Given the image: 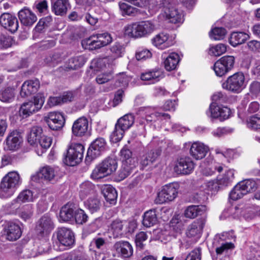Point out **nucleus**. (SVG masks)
Segmentation results:
<instances>
[{
    "instance_id": "nucleus-26",
    "label": "nucleus",
    "mask_w": 260,
    "mask_h": 260,
    "mask_svg": "<svg viewBox=\"0 0 260 260\" xmlns=\"http://www.w3.org/2000/svg\"><path fill=\"white\" fill-rule=\"evenodd\" d=\"M76 207L74 203H68L60 209L59 220L62 221H68L74 218Z\"/></svg>"
},
{
    "instance_id": "nucleus-20",
    "label": "nucleus",
    "mask_w": 260,
    "mask_h": 260,
    "mask_svg": "<svg viewBox=\"0 0 260 260\" xmlns=\"http://www.w3.org/2000/svg\"><path fill=\"white\" fill-rule=\"evenodd\" d=\"M39 87L40 81L38 79L26 81L21 86L20 94L22 98H26L37 92Z\"/></svg>"
},
{
    "instance_id": "nucleus-54",
    "label": "nucleus",
    "mask_w": 260,
    "mask_h": 260,
    "mask_svg": "<svg viewBox=\"0 0 260 260\" xmlns=\"http://www.w3.org/2000/svg\"><path fill=\"white\" fill-rule=\"evenodd\" d=\"M226 34V31L223 27H216L212 29L209 34L211 39L215 40L223 39Z\"/></svg>"
},
{
    "instance_id": "nucleus-57",
    "label": "nucleus",
    "mask_w": 260,
    "mask_h": 260,
    "mask_svg": "<svg viewBox=\"0 0 260 260\" xmlns=\"http://www.w3.org/2000/svg\"><path fill=\"white\" fill-rule=\"evenodd\" d=\"M147 238L148 236L146 233L140 232L138 233L135 238V243L137 248L139 250L143 249L145 246L144 242L146 241Z\"/></svg>"
},
{
    "instance_id": "nucleus-47",
    "label": "nucleus",
    "mask_w": 260,
    "mask_h": 260,
    "mask_svg": "<svg viewBox=\"0 0 260 260\" xmlns=\"http://www.w3.org/2000/svg\"><path fill=\"white\" fill-rule=\"evenodd\" d=\"M234 179V170L228 169L225 171L224 173L221 177L218 178V181L220 185L227 186L233 181Z\"/></svg>"
},
{
    "instance_id": "nucleus-15",
    "label": "nucleus",
    "mask_w": 260,
    "mask_h": 260,
    "mask_svg": "<svg viewBox=\"0 0 260 260\" xmlns=\"http://www.w3.org/2000/svg\"><path fill=\"white\" fill-rule=\"evenodd\" d=\"M0 24L12 33L16 32L19 27L17 18L9 13H4L0 16Z\"/></svg>"
},
{
    "instance_id": "nucleus-7",
    "label": "nucleus",
    "mask_w": 260,
    "mask_h": 260,
    "mask_svg": "<svg viewBox=\"0 0 260 260\" xmlns=\"http://www.w3.org/2000/svg\"><path fill=\"white\" fill-rule=\"evenodd\" d=\"M84 146L79 143H72L69 148L66 158L68 166H74L79 164L83 157Z\"/></svg>"
},
{
    "instance_id": "nucleus-8",
    "label": "nucleus",
    "mask_w": 260,
    "mask_h": 260,
    "mask_svg": "<svg viewBox=\"0 0 260 260\" xmlns=\"http://www.w3.org/2000/svg\"><path fill=\"white\" fill-rule=\"evenodd\" d=\"M177 185L170 183L164 186L161 190L158 192L154 202L157 204H162L173 201L177 196Z\"/></svg>"
},
{
    "instance_id": "nucleus-4",
    "label": "nucleus",
    "mask_w": 260,
    "mask_h": 260,
    "mask_svg": "<svg viewBox=\"0 0 260 260\" xmlns=\"http://www.w3.org/2000/svg\"><path fill=\"white\" fill-rule=\"evenodd\" d=\"M117 168L116 160L108 157L96 166L92 171L91 177L94 180L103 178L115 172Z\"/></svg>"
},
{
    "instance_id": "nucleus-63",
    "label": "nucleus",
    "mask_w": 260,
    "mask_h": 260,
    "mask_svg": "<svg viewBox=\"0 0 260 260\" xmlns=\"http://www.w3.org/2000/svg\"><path fill=\"white\" fill-rule=\"evenodd\" d=\"M135 56L138 60H145L151 58L152 53L147 49L140 48L136 51Z\"/></svg>"
},
{
    "instance_id": "nucleus-27",
    "label": "nucleus",
    "mask_w": 260,
    "mask_h": 260,
    "mask_svg": "<svg viewBox=\"0 0 260 260\" xmlns=\"http://www.w3.org/2000/svg\"><path fill=\"white\" fill-rule=\"evenodd\" d=\"M162 76V72L159 69H153L144 73L140 75V79L147 82V84H154L158 82Z\"/></svg>"
},
{
    "instance_id": "nucleus-18",
    "label": "nucleus",
    "mask_w": 260,
    "mask_h": 260,
    "mask_svg": "<svg viewBox=\"0 0 260 260\" xmlns=\"http://www.w3.org/2000/svg\"><path fill=\"white\" fill-rule=\"evenodd\" d=\"M57 238L60 244L64 246L70 247L74 244V235L69 229L64 227L59 229L57 233Z\"/></svg>"
},
{
    "instance_id": "nucleus-33",
    "label": "nucleus",
    "mask_w": 260,
    "mask_h": 260,
    "mask_svg": "<svg viewBox=\"0 0 260 260\" xmlns=\"http://www.w3.org/2000/svg\"><path fill=\"white\" fill-rule=\"evenodd\" d=\"M86 61L84 55H78L70 58L67 62L65 68L66 71L76 70L82 68Z\"/></svg>"
},
{
    "instance_id": "nucleus-2",
    "label": "nucleus",
    "mask_w": 260,
    "mask_h": 260,
    "mask_svg": "<svg viewBox=\"0 0 260 260\" xmlns=\"http://www.w3.org/2000/svg\"><path fill=\"white\" fill-rule=\"evenodd\" d=\"M155 29L156 25L153 21H143L125 26L124 34L130 37L139 38L149 35Z\"/></svg>"
},
{
    "instance_id": "nucleus-35",
    "label": "nucleus",
    "mask_w": 260,
    "mask_h": 260,
    "mask_svg": "<svg viewBox=\"0 0 260 260\" xmlns=\"http://www.w3.org/2000/svg\"><path fill=\"white\" fill-rule=\"evenodd\" d=\"M206 210L207 207L205 205H191L186 209L184 215L187 218H194L198 215L203 214Z\"/></svg>"
},
{
    "instance_id": "nucleus-46",
    "label": "nucleus",
    "mask_w": 260,
    "mask_h": 260,
    "mask_svg": "<svg viewBox=\"0 0 260 260\" xmlns=\"http://www.w3.org/2000/svg\"><path fill=\"white\" fill-rule=\"evenodd\" d=\"M238 184L246 194L249 192L254 191L257 188L256 183L255 181L251 179L243 180Z\"/></svg>"
},
{
    "instance_id": "nucleus-23",
    "label": "nucleus",
    "mask_w": 260,
    "mask_h": 260,
    "mask_svg": "<svg viewBox=\"0 0 260 260\" xmlns=\"http://www.w3.org/2000/svg\"><path fill=\"white\" fill-rule=\"evenodd\" d=\"M18 17L21 24L26 26H31L37 20L36 15L26 8L19 11Z\"/></svg>"
},
{
    "instance_id": "nucleus-56",
    "label": "nucleus",
    "mask_w": 260,
    "mask_h": 260,
    "mask_svg": "<svg viewBox=\"0 0 260 260\" xmlns=\"http://www.w3.org/2000/svg\"><path fill=\"white\" fill-rule=\"evenodd\" d=\"M246 194L238 183L230 192L229 197L231 199L236 201L242 198Z\"/></svg>"
},
{
    "instance_id": "nucleus-17",
    "label": "nucleus",
    "mask_w": 260,
    "mask_h": 260,
    "mask_svg": "<svg viewBox=\"0 0 260 260\" xmlns=\"http://www.w3.org/2000/svg\"><path fill=\"white\" fill-rule=\"evenodd\" d=\"M88 121L85 117H81L77 119L73 123L72 131L73 134L76 137H82L88 133Z\"/></svg>"
},
{
    "instance_id": "nucleus-60",
    "label": "nucleus",
    "mask_w": 260,
    "mask_h": 260,
    "mask_svg": "<svg viewBox=\"0 0 260 260\" xmlns=\"http://www.w3.org/2000/svg\"><path fill=\"white\" fill-rule=\"evenodd\" d=\"M247 123L249 128L254 130L260 129V116L257 115L252 116L247 120Z\"/></svg>"
},
{
    "instance_id": "nucleus-13",
    "label": "nucleus",
    "mask_w": 260,
    "mask_h": 260,
    "mask_svg": "<svg viewBox=\"0 0 260 260\" xmlns=\"http://www.w3.org/2000/svg\"><path fill=\"white\" fill-rule=\"evenodd\" d=\"M45 120L49 127L54 131L61 129L65 123L64 115L60 112H50L45 117Z\"/></svg>"
},
{
    "instance_id": "nucleus-14",
    "label": "nucleus",
    "mask_w": 260,
    "mask_h": 260,
    "mask_svg": "<svg viewBox=\"0 0 260 260\" xmlns=\"http://www.w3.org/2000/svg\"><path fill=\"white\" fill-rule=\"evenodd\" d=\"M54 228L51 218L47 214L42 216L38 221L36 226V232L43 236L48 234Z\"/></svg>"
},
{
    "instance_id": "nucleus-34",
    "label": "nucleus",
    "mask_w": 260,
    "mask_h": 260,
    "mask_svg": "<svg viewBox=\"0 0 260 260\" xmlns=\"http://www.w3.org/2000/svg\"><path fill=\"white\" fill-rule=\"evenodd\" d=\"M102 192L106 200L110 204L115 203L117 198L116 189L111 185H104L102 188Z\"/></svg>"
},
{
    "instance_id": "nucleus-59",
    "label": "nucleus",
    "mask_w": 260,
    "mask_h": 260,
    "mask_svg": "<svg viewBox=\"0 0 260 260\" xmlns=\"http://www.w3.org/2000/svg\"><path fill=\"white\" fill-rule=\"evenodd\" d=\"M74 218L78 224H83L87 221L88 216L84 211L81 209H76Z\"/></svg>"
},
{
    "instance_id": "nucleus-64",
    "label": "nucleus",
    "mask_w": 260,
    "mask_h": 260,
    "mask_svg": "<svg viewBox=\"0 0 260 260\" xmlns=\"http://www.w3.org/2000/svg\"><path fill=\"white\" fill-rule=\"evenodd\" d=\"M119 6L123 15H132L136 12V8L125 3H120Z\"/></svg>"
},
{
    "instance_id": "nucleus-3",
    "label": "nucleus",
    "mask_w": 260,
    "mask_h": 260,
    "mask_svg": "<svg viewBox=\"0 0 260 260\" xmlns=\"http://www.w3.org/2000/svg\"><path fill=\"white\" fill-rule=\"evenodd\" d=\"M137 113L141 116L139 120V123L141 125H145V122H154L157 120L170 118V116L168 114L157 112L154 107L150 106L139 108Z\"/></svg>"
},
{
    "instance_id": "nucleus-10",
    "label": "nucleus",
    "mask_w": 260,
    "mask_h": 260,
    "mask_svg": "<svg viewBox=\"0 0 260 260\" xmlns=\"http://www.w3.org/2000/svg\"><path fill=\"white\" fill-rule=\"evenodd\" d=\"M235 58L233 56H224L215 62L213 70L216 76L222 77L234 67Z\"/></svg>"
},
{
    "instance_id": "nucleus-9",
    "label": "nucleus",
    "mask_w": 260,
    "mask_h": 260,
    "mask_svg": "<svg viewBox=\"0 0 260 260\" xmlns=\"http://www.w3.org/2000/svg\"><path fill=\"white\" fill-rule=\"evenodd\" d=\"M45 102L44 97L41 95L34 96L32 100L24 103L21 106L20 112L27 117L40 110Z\"/></svg>"
},
{
    "instance_id": "nucleus-11",
    "label": "nucleus",
    "mask_w": 260,
    "mask_h": 260,
    "mask_svg": "<svg viewBox=\"0 0 260 260\" xmlns=\"http://www.w3.org/2000/svg\"><path fill=\"white\" fill-rule=\"evenodd\" d=\"M106 146V142L104 138H96L91 143L87 150L86 161H91L100 156L105 150Z\"/></svg>"
},
{
    "instance_id": "nucleus-58",
    "label": "nucleus",
    "mask_w": 260,
    "mask_h": 260,
    "mask_svg": "<svg viewBox=\"0 0 260 260\" xmlns=\"http://www.w3.org/2000/svg\"><path fill=\"white\" fill-rule=\"evenodd\" d=\"M52 142V139L51 137L43 135L38 141V144H39L40 146L43 149L41 151V153L39 154L38 153V155H41L44 152V150L49 148Z\"/></svg>"
},
{
    "instance_id": "nucleus-22",
    "label": "nucleus",
    "mask_w": 260,
    "mask_h": 260,
    "mask_svg": "<svg viewBox=\"0 0 260 260\" xmlns=\"http://www.w3.org/2000/svg\"><path fill=\"white\" fill-rule=\"evenodd\" d=\"M209 150L208 147L203 143L196 142L192 144L190 148V155L196 159L204 158Z\"/></svg>"
},
{
    "instance_id": "nucleus-36",
    "label": "nucleus",
    "mask_w": 260,
    "mask_h": 260,
    "mask_svg": "<svg viewBox=\"0 0 260 260\" xmlns=\"http://www.w3.org/2000/svg\"><path fill=\"white\" fill-rule=\"evenodd\" d=\"M179 61V56L178 54L176 53L172 52L165 58L164 61L165 68L168 71L175 70Z\"/></svg>"
},
{
    "instance_id": "nucleus-44",
    "label": "nucleus",
    "mask_w": 260,
    "mask_h": 260,
    "mask_svg": "<svg viewBox=\"0 0 260 260\" xmlns=\"http://www.w3.org/2000/svg\"><path fill=\"white\" fill-rule=\"evenodd\" d=\"M94 188V185L89 181H85L82 183L80 186V196L81 198L83 199L88 194H93Z\"/></svg>"
},
{
    "instance_id": "nucleus-24",
    "label": "nucleus",
    "mask_w": 260,
    "mask_h": 260,
    "mask_svg": "<svg viewBox=\"0 0 260 260\" xmlns=\"http://www.w3.org/2000/svg\"><path fill=\"white\" fill-rule=\"evenodd\" d=\"M113 248L124 258L129 257L133 253V247L127 241H120L116 242L113 246Z\"/></svg>"
},
{
    "instance_id": "nucleus-16",
    "label": "nucleus",
    "mask_w": 260,
    "mask_h": 260,
    "mask_svg": "<svg viewBox=\"0 0 260 260\" xmlns=\"http://www.w3.org/2000/svg\"><path fill=\"white\" fill-rule=\"evenodd\" d=\"M4 232L7 239L9 241L17 240L22 234L20 226L13 222H8L5 224Z\"/></svg>"
},
{
    "instance_id": "nucleus-38",
    "label": "nucleus",
    "mask_w": 260,
    "mask_h": 260,
    "mask_svg": "<svg viewBox=\"0 0 260 260\" xmlns=\"http://www.w3.org/2000/svg\"><path fill=\"white\" fill-rule=\"evenodd\" d=\"M157 220L155 210H150L144 213L142 223L144 226L150 228L155 225Z\"/></svg>"
},
{
    "instance_id": "nucleus-31",
    "label": "nucleus",
    "mask_w": 260,
    "mask_h": 260,
    "mask_svg": "<svg viewBox=\"0 0 260 260\" xmlns=\"http://www.w3.org/2000/svg\"><path fill=\"white\" fill-rule=\"evenodd\" d=\"M43 135L41 126L36 125L31 127L27 135L28 143L32 146L37 145L38 141Z\"/></svg>"
},
{
    "instance_id": "nucleus-21",
    "label": "nucleus",
    "mask_w": 260,
    "mask_h": 260,
    "mask_svg": "<svg viewBox=\"0 0 260 260\" xmlns=\"http://www.w3.org/2000/svg\"><path fill=\"white\" fill-rule=\"evenodd\" d=\"M205 224V219L199 218L193 222L188 227L186 235L188 237L199 238Z\"/></svg>"
},
{
    "instance_id": "nucleus-30",
    "label": "nucleus",
    "mask_w": 260,
    "mask_h": 260,
    "mask_svg": "<svg viewBox=\"0 0 260 260\" xmlns=\"http://www.w3.org/2000/svg\"><path fill=\"white\" fill-rule=\"evenodd\" d=\"M152 44L156 47L164 49L171 46L173 43L169 40L168 34L164 32L159 33L151 40Z\"/></svg>"
},
{
    "instance_id": "nucleus-51",
    "label": "nucleus",
    "mask_w": 260,
    "mask_h": 260,
    "mask_svg": "<svg viewBox=\"0 0 260 260\" xmlns=\"http://www.w3.org/2000/svg\"><path fill=\"white\" fill-rule=\"evenodd\" d=\"M123 224L122 221L116 219L111 225V231L114 238H117L122 234Z\"/></svg>"
},
{
    "instance_id": "nucleus-61",
    "label": "nucleus",
    "mask_w": 260,
    "mask_h": 260,
    "mask_svg": "<svg viewBox=\"0 0 260 260\" xmlns=\"http://www.w3.org/2000/svg\"><path fill=\"white\" fill-rule=\"evenodd\" d=\"M223 168L221 166H208L202 170V173L205 176H211L214 175L216 171L221 172Z\"/></svg>"
},
{
    "instance_id": "nucleus-62",
    "label": "nucleus",
    "mask_w": 260,
    "mask_h": 260,
    "mask_svg": "<svg viewBox=\"0 0 260 260\" xmlns=\"http://www.w3.org/2000/svg\"><path fill=\"white\" fill-rule=\"evenodd\" d=\"M226 51V46L223 44H218L210 48V52L214 56H220Z\"/></svg>"
},
{
    "instance_id": "nucleus-1",
    "label": "nucleus",
    "mask_w": 260,
    "mask_h": 260,
    "mask_svg": "<svg viewBox=\"0 0 260 260\" xmlns=\"http://www.w3.org/2000/svg\"><path fill=\"white\" fill-rule=\"evenodd\" d=\"M21 184L19 174L15 171L9 172L2 179L0 183V198L6 199L15 193Z\"/></svg>"
},
{
    "instance_id": "nucleus-32",
    "label": "nucleus",
    "mask_w": 260,
    "mask_h": 260,
    "mask_svg": "<svg viewBox=\"0 0 260 260\" xmlns=\"http://www.w3.org/2000/svg\"><path fill=\"white\" fill-rule=\"evenodd\" d=\"M55 177L54 169L50 166H45L42 168L38 172L37 175L31 177L32 180L37 181V177L44 179L48 181H52Z\"/></svg>"
},
{
    "instance_id": "nucleus-6",
    "label": "nucleus",
    "mask_w": 260,
    "mask_h": 260,
    "mask_svg": "<svg viewBox=\"0 0 260 260\" xmlns=\"http://www.w3.org/2000/svg\"><path fill=\"white\" fill-rule=\"evenodd\" d=\"M159 5L170 22L175 24L182 21V14L178 11L174 0H162Z\"/></svg>"
},
{
    "instance_id": "nucleus-45",
    "label": "nucleus",
    "mask_w": 260,
    "mask_h": 260,
    "mask_svg": "<svg viewBox=\"0 0 260 260\" xmlns=\"http://www.w3.org/2000/svg\"><path fill=\"white\" fill-rule=\"evenodd\" d=\"M94 12L90 11V12L86 13L85 16L86 21L92 26L95 25L101 17L98 12L101 11L99 8H96L94 10Z\"/></svg>"
},
{
    "instance_id": "nucleus-19",
    "label": "nucleus",
    "mask_w": 260,
    "mask_h": 260,
    "mask_svg": "<svg viewBox=\"0 0 260 260\" xmlns=\"http://www.w3.org/2000/svg\"><path fill=\"white\" fill-rule=\"evenodd\" d=\"M6 148L11 151H16L19 149L22 142L21 134L17 131H13L9 133L6 139Z\"/></svg>"
},
{
    "instance_id": "nucleus-53",
    "label": "nucleus",
    "mask_w": 260,
    "mask_h": 260,
    "mask_svg": "<svg viewBox=\"0 0 260 260\" xmlns=\"http://www.w3.org/2000/svg\"><path fill=\"white\" fill-rule=\"evenodd\" d=\"M124 133L125 131L121 129L118 125L115 124L114 130L110 136L111 141L115 143L119 142L122 139Z\"/></svg>"
},
{
    "instance_id": "nucleus-42",
    "label": "nucleus",
    "mask_w": 260,
    "mask_h": 260,
    "mask_svg": "<svg viewBox=\"0 0 260 260\" xmlns=\"http://www.w3.org/2000/svg\"><path fill=\"white\" fill-rule=\"evenodd\" d=\"M84 205L91 213H93L100 210L102 205L99 199L96 197H93L89 198L85 201Z\"/></svg>"
},
{
    "instance_id": "nucleus-41",
    "label": "nucleus",
    "mask_w": 260,
    "mask_h": 260,
    "mask_svg": "<svg viewBox=\"0 0 260 260\" xmlns=\"http://www.w3.org/2000/svg\"><path fill=\"white\" fill-rule=\"evenodd\" d=\"M248 35L243 32H234L231 35L229 40L230 43L234 47L245 42L248 39Z\"/></svg>"
},
{
    "instance_id": "nucleus-25",
    "label": "nucleus",
    "mask_w": 260,
    "mask_h": 260,
    "mask_svg": "<svg viewBox=\"0 0 260 260\" xmlns=\"http://www.w3.org/2000/svg\"><path fill=\"white\" fill-rule=\"evenodd\" d=\"M73 99V93L67 92L58 96H50L48 99L46 106L51 108L62 104L71 102Z\"/></svg>"
},
{
    "instance_id": "nucleus-49",
    "label": "nucleus",
    "mask_w": 260,
    "mask_h": 260,
    "mask_svg": "<svg viewBox=\"0 0 260 260\" xmlns=\"http://www.w3.org/2000/svg\"><path fill=\"white\" fill-rule=\"evenodd\" d=\"M83 44H85L86 46V48L91 50L99 49L103 47L94 35L84 40Z\"/></svg>"
},
{
    "instance_id": "nucleus-40",
    "label": "nucleus",
    "mask_w": 260,
    "mask_h": 260,
    "mask_svg": "<svg viewBox=\"0 0 260 260\" xmlns=\"http://www.w3.org/2000/svg\"><path fill=\"white\" fill-rule=\"evenodd\" d=\"M137 165L127 164V162L122 163L120 169L118 172L119 180H122L131 174Z\"/></svg>"
},
{
    "instance_id": "nucleus-48",
    "label": "nucleus",
    "mask_w": 260,
    "mask_h": 260,
    "mask_svg": "<svg viewBox=\"0 0 260 260\" xmlns=\"http://www.w3.org/2000/svg\"><path fill=\"white\" fill-rule=\"evenodd\" d=\"M120 155L122 163L127 162L129 164H138L137 159L132 157V152L129 149L123 147L120 151Z\"/></svg>"
},
{
    "instance_id": "nucleus-28",
    "label": "nucleus",
    "mask_w": 260,
    "mask_h": 260,
    "mask_svg": "<svg viewBox=\"0 0 260 260\" xmlns=\"http://www.w3.org/2000/svg\"><path fill=\"white\" fill-rule=\"evenodd\" d=\"M161 154V150L156 149L151 150L147 154L143 155L140 161V167L141 169H145L146 167L151 165L156 160Z\"/></svg>"
},
{
    "instance_id": "nucleus-43",
    "label": "nucleus",
    "mask_w": 260,
    "mask_h": 260,
    "mask_svg": "<svg viewBox=\"0 0 260 260\" xmlns=\"http://www.w3.org/2000/svg\"><path fill=\"white\" fill-rule=\"evenodd\" d=\"M34 199L33 192L29 189H26L22 191L18 197L12 201V203H25L28 202H33Z\"/></svg>"
},
{
    "instance_id": "nucleus-52",
    "label": "nucleus",
    "mask_w": 260,
    "mask_h": 260,
    "mask_svg": "<svg viewBox=\"0 0 260 260\" xmlns=\"http://www.w3.org/2000/svg\"><path fill=\"white\" fill-rule=\"evenodd\" d=\"M34 214V208L31 205L24 206L19 213V216L23 220L26 221L30 219Z\"/></svg>"
},
{
    "instance_id": "nucleus-12",
    "label": "nucleus",
    "mask_w": 260,
    "mask_h": 260,
    "mask_svg": "<svg viewBox=\"0 0 260 260\" xmlns=\"http://www.w3.org/2000/svg\"><path fill=\"white\" fill-rule=\"evenodd\" d=\"M195 164L189 156H183L178 158L174 167V170L179 174L188 175L192 172Z\"/></svg>"
},
{
    "instance_id": "nucleus-50",
    "label": "nucleus",
    "mask_w": 260,
    "mask_h": 260,
    "mask_svg": "<svg viewBox=\"0 0 260 260\" xmlns=\"http://www.w3.org/2000/svg\"><path fill=\"white\" fill-rule=\"evenodd\" d=\"M242 209L239 206H233L224 211L222 215L225 217H231L233 218H239L242 215Z\"/></svg>"
},
{
    "instance_id": "nucleus-29",
    "label": "nucleus",
    "mask_w": 260,
    "mask_h": 260,
    "mask_svg": "<svg viewBox=\"0 0 260 260\" xmlns=\"http://www.w3.org/2000/svg\"><path fill=\"white\" fill-rule=\"evenodd\" d=\"M52 11L56 15L62 16L67 13L70 4L68 0H51Z\"/></svg>"
},
{
    "instance_id": "nucleus-39",
    "label": "nucleus",
    "mask_w": 260,
    "mask_h": 260,
    "mask_svg": "<svg viewBox=\"0 0 260 260\" xmlns=\"http://www.w3.org/2000/svg\"><path fill=\"white\" fill-rule=\"evenodd\" d=\"M15 90L14 88L8 87L0 90V100L4 103H11L15 99Z\"/></svg>"
},
{
    "instance_id": "nucleus-37",
    "label": "nucleus",
    "mask_w": 260,
    "mask_h": 260,
    "mask_svg": "<svg viewBox=\"0 0 260 260\" xmlns=\"http://www.w3.org/2000/svg\"><path fill=\"white\" fill-rule=\"evenodd\" d=\"M134 121V116L132 114H127L119 118L116 124L118 125L121 129H123L125 131L133 125Z\"/></svg>"
},
{
    "instance_id": "nucleus-55",
    "label": "nucleus",
    "mask_w": 260,
    "mask_h": 260,
    "mask_svg": "<svg viewBox=\"0 0 260 260\" xmlns=\"http://www.w3.org/2000/svg\"><path fill=\"white\" fill-rule=\"evenodd\" d=\"M112 60H115L116 58L121 57L124 51L123 46L118 43L114 44L111 48Z\"/></svg>"
},
{
    "instance_id": "nucleus-5",
    "label": "nucleus",
    "mask_w": 260,
    "mask_h": 260,
    "mask_svg": "<svg viewBox=\"0 0 260 260\" xmlns=\"http://www.w3.org/2000/svg\"><path fill=\"white\" fill-rule=\"evenodd\" d=\"M245 78L242 72H237L229 76L223 83V89L232 92L240 93L246 87Z\"/></svg>"
}]
</instances>
